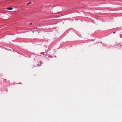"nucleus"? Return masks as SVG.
Segmentation results:
<instances>
[{"label":"nucleus","mask_w":122,"mask_h":122,"mask_svg":"<svg viewBox=\"0 0 122 122\" xmlns=\"http://www.w3.org/2000/svg\"><path fill=\"white\" fill-rule=\"evenodd\" d=\"M41 65H38V66H41Z\"/></svg>","instance_id":"nucleus-5"},{"label":"nucleus","mask_w":122,"mask_h":122,"mask_svg":"<svg viewBox=\"0 0 122 122\" xmlns=\"http://www.w3.org/2000/svg\"><path fill=\"white\" fill-rule=\"evenodd\" d=\"M13 9V8L11 7H10V8H8L7 9L8 10H12Z\"/></svg>","instance_id":"nucleus-1"},{"label":"nucleus","mask_w":122,"mask_h":122,"mask_svg":"<svg viewBox=\"0 0 122 122\" xmlns=\"http://www.w3.org/2000/svg\"><path fill=\"white\" fill-rule=\"evenodd\" d=\"M31 2H29V3H27V5H28L29 4H31Z\"/></svg>","instance_id":"nucleus-2"},{"label":"nucleus","mask_w":122,"mask_h":122,"mask_svg":"<svg viewBox=\"0 0 122 122\" xmlns=\"http://www.w3.org/2000/svg\"><path fill=\"white\" fill-rule=\"evenodd\" d=\"M32 24V23H30V25H31Z\"/></svg>","instance_id":"nucleus-3"},{"label":"nucleus","mask_w":122,"mask_h":122,"mask_svg":"<svg viewBox=\"0 0 122 122\" xmlns=\"http://www.w3.org/2000/svg\"><path fill=\"white\" fill-rule=\"evenodd\" d=\"M41 62H41V61H40V63L41 64Z\"/></svg>","instance_id":"nucleus-4"}]
</instances>
